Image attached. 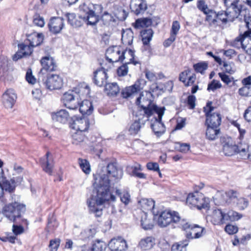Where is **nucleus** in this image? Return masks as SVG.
<instances>
[{"label": "nucleus", "instance_id": "nucleus-1", "mask_svg": "<svg viewBox=\"0 0 251 251\" xmlns=\"http://www.w3.org/2000/svg\"><path fill=\"white\" fill-rule=\"evenodd\" d=\"M123 176V171L118 169L114 163H109L101 169L95 177L94 185L97 190V195L88 203L90 210L100 217L102 214L103 204L109 200L115 201L116 197L109 191L110 185L117 183Z\"/></svg>", "mask_w": 251, "mask_h": 251}, {"label": "nucleus", "instance_id": "nucleus-2", "mask_svg": "<svg viewBox=\"0 0 251 251\" xmlns=\"http://www.w3.org/2000/svg\"><path fill=\"white\" fill-rule=\"evenodd\" d=\"M14 201L5 205L2 210L3 215L10 221L15 224H21V222H26L22 218V214L25 211V205L19 201V197L10 194Z\"/></svg>", "mask_w": 251, "mask_h": 251}, {"label": "nucleus", "instance_id": "nucleus-3", "mask_svg": "<svg viewBox=\"0 0 251 251\" xmlns=\"http://www.w3.org/2000/svg\"><path fill=\"white\" fill-rule=\"evenodd\" d=\"M172 223L177 224L182 229H186L190 226L189 222L182 219L179 213L175 211H164L157 218V224L160 227H166Z\"/></svg>", "mask_w": 251, "mask_h": 251}, {"label": "nucleus", "instance_id": "nucleus-4", "mask_svg": "<svg viewBox=\"0 0 251 251\" xmlns=\"http://www.w3.org/2000/svg\"><path fill=\"white\" fill-rule=\"evenodd\" d=\"M223 152L226 156H231L237 153L243 159H247L251 155L250 148L247 144L236 145L231 138H227L223 143Z\"/></svg>", "mask_w": 251, "mask_h": 251}, {"label": "nucleus", "instance_id": "nucleus-5", "mask_svg": "<svg viewBox=\"0 0 251 251\" xmlns=\"http://www.w3.org/2000/svg\"><path fill=\"white\" fill-rule=\"evenodd\" d=\"M106 58L109 62L123 61L124 59L129 57L128 50H122L120 47L113 46L109 47L106 51Z\"/></svg>", "mask_w": 251, "mask_h": 251}, {"label": "nucleus", "instance_id": "nucleus-6", "mask_svg": "<svg viewBox=\"0 0 251 251\" xmlns=\"http://www.w3.org/2000/svg\"><path fill=\"white\" fill-rule=\"evenodd\" d=\"M211 105L212 102H208L203 108L206 117L205 123L208 126L219 127L221 123V116L219 113L213 112L215 108Z\"/></svg>", "mask_w": 251, "mask_h": 251}, {"label": "nucleus", "instance_id": "nucleus-7", "mask_svg": "<svg viewBox=\"0 0 251 251\" xmlns=\"http://www.w3.org/2000/svg\"><path fill=\"white\" fill-rule=\"evenodd\" d=\"M226 6L227 14L230 20L239 18L242 19V14L244 12L242 10L241 4H239L240 0H224Z\"/></svg>", "mask_w": 251, "mask_h": 251}, {"label": "nucleus", "instance_id": "nucleus-8", "mask_svg": "<svg viewBox=\"0 0 251 251\" xmlns=\"http://www.w3.org/2000/svg\"><path fill=\"white\" fill-rule=\"evenodd\" d=\"M136 103L137 105H140L142 109L140 111L141 114L143 116L149 117L153 112H156V108L160 109L152 103L151 100L146 99L143 94H141L137 100Z\"/></svg>", "mask_w": 251, "mask_h": 251}, {"label": "nucleus", "instance_id": "nucleus-9", "mask_svg": "<svg viewBox=\"0 0 251 251\" xmlns=\"http://www.w3.org/2000/svg\"><path fill=\"white\" fill-rule=\"evenodd\" d=\"M155 113L157 114V118L154 117L151 120V127L152 130L157 136H161L165 131V127L161 120L164 115L165 108L161 107L160 109L156 108Z\"/></svg>", "mask_w": 251, "mask_h": 251}, {"label": "nucleus", "instance_id": "nucleus-10", "mask_svg": "<svg viewBox=\"0 0 251 251\" xmlns=\"http://www.w3.org/2000/svg\"><path fill=\"white\" fill-rule=\"evenodd\" d=\"M186 203L190 207H196L201 209L205 208L208 204L207 201L201 194L198 192L189 194L186 199Z\"/></svg>", "mask_w": 251, "mask_h": 251}, {"label": "nucleus", "instance_id": "nucleus-11", "mask_svg": "<svg viewBox=\"0 0 251 251\" xmlns=\"http://www.w3.org/2000/svg\"><path fill=\"white\" fill-rule=\"evenodd\" d=\"M189 227L186 229V237L188 239H199L206 234V229L204 227L198 225H191L189 222Z\"/></svg>", "mask_w": 251, "mask_h": 251}, {"label": "nucleus", "instance_id": "nucleus-12", "mask_svg": "<svg viewBox=\"0 0 251 251\" xmlns=\"http://www.w3.org/2000/svg\"><path fill=\"white\" fill-rule=\"evenodd\" d=\"M146 84V81L144 79H138L133 85L123 89L121 93L122 97L124 98H127L134 95L142 89Z\"/></svg>", "mask_w": 251, "mask_h": 251}, {"label": "nucleus", "instance_id": "nucleus-13", "mask_svg": "<svg viewBox=\"0 0 251 251\" xmlns=\"http://www.w3.org/2000/svg\"><path fill=\"white\" fill-rule=\"evenodd\" d=\"M75 94H77V92L74 90H69L64 93L62 97L63 105L70 110H75L78 107V100H75Z\"/></svg>", "mask_w": 251, "mask_h": 251}, {"label": "nucleus", "instance_id": "nucleus-14", "mask_svg": "<svg viewBox=\"0 0 251 251\" xmlns=\"http://www.w3.org/2000/svg\"><path fill=\"white\" fill-rule=\"evenodd\" d=\"M45 84L50 90L60 89L63 85V78L58 75L52 74L48 76Z\"/></svg>", "mask_w": 251, "mask_h": 251}, {"label": "nucleus", "instance_id": "nucleus-15", "mask_svg": "<svg viewBox=\"0 0 251 251\" xmlns=\"http://www.w3.org/2000/svg\"><path fill=\"white\" fill-rule=\"evenodd\" d=\"M18 46L19 50L13 56L14 61H17L23 57L29 56L33 52V48L26 40H25L23 43L19 44Z\"/></svg>", "mask_w": 251, "mask_h": 251}, {"label": "nucleus", "instance_id": "nucleus-16", "mask_svg": "<svg viewBox=\"0 0 251 251\" xmlns=\"http://www.w3.org/2000/svg\"><path fill=\"white\" fill-rule=\"evenodd\" d=\"M127 7L124 6L123 3L120 1L115 2L112 7V12L113 14L120 21H124L128 15Z\"/></svg>", "mask_w": 251, "mask_h": 251}, {"label": "nucleus", "instance_id": "nucleus-17", "mask_svg": "<svg viewBox=\"0 0 251 251\" xmlns=\"http://www.w3.org/2000/svg\"><path fill=\"white\" fill-rule=\"evenodd\" d=\"M49 30L53 34L60 32L64 26V20L60 17H53L51 18L48 23Z\"/></svg>", "mask_w": 251, "mask_h": 251}, {"label": "nucleus", "instance_id": "nucleus-18", "mask_svg": "<svg viewBox=\"0 0 251 251\" xmlns=\"http://www.w3.org/2000/svg\"><path fill=\"white\" fill-rule=\"evenodd\" d=\"M0 178H1V181L2 184L3 190H5L6 191H8L9 193L13 192L16 187V184L17 183H21L23 180V177L21 176L13 177L11 178L10 181L6 179V178L3 177V175H1Z\"/></svg>", "mask_w": 251, "mask_h": 251}, {"label": "nucleus", "instance_id": "nucleus-19", "mask_svg": "<svg viewBox=\"0 0 251 251\" xmlns=\"http://www.w3.org/2000/svg\"><path fill=\"white\" fill-rule=\"evenodd\" d=\"M17 96L13 89H8L2 95V100L6 108H12L15 104Z\"/></svg>", "mask_w": 251, "mask_h": 251}, {"label": "nucleus", "instance_id": "nucleus-20", "mask_svg": "<svg viewBox=\"0 0 251 251\" xmlns=\"http://www.w3.org/2000/svg\"><path fill=\"white\" fill-rule=\"evenodd\" d=\"M128 54L129 55V58H126L127 60L125 61V64L117 69V74L119 76H123L127 74L128 71V68L127 66V64L132 63L135 65L138 63L137 61L134 60V53L132 50H128Z\"/></svg>", "mask_w": 251, "mask_h": 251}, {"label": "nucleus", "instance_id": "nucleus-21", "mask_svg": "<svg viewBox=\"0 0 251 251\" xmlns=\"http://www.w3.org/2000/svg\"><path fill=\"white\" fill-rule=\"evenodd\" d=\"M108 247L111 251H125L127 244L124 239L118 237L112 239L109 242Z\"/></svg>", "mask_w": 251, "mask_h": 251}, {"label": "nucleus", "instance_id": "nucleus-22", "mask_svg": "<svg viewBox=\"0 0 251 251\" xmlns=\"http://www.w3.org/2000/svg\"><path fill=\"white\" fill-rule=\"evenodd\" d=\"M150 117L143 116V117H138V120L131 123L128 128V131L131 135H136L140 130L146 122L149 120Z\"/></svg>", "mask_w": 251, "mask_h": 251}, {"label": "nucleus", "instance_id": "nucleus-23", "mask_svg": "<svg viewBox=\"0 0 251 251\" xmlns=\"http://www.w3.org/2000/svg\"><path fill=\"white\" fill-rule=\"evenodd\" d=\"M94 81L98 86L101 87L107 84V75L106 70L100 68L94 72Z\"/></svg>", "mask_w": 251, "mask_h": 251}, {"label": "nucleus", "instance_id": "nucleus-24", "mask_svg": "<svg viewBox=\"0 0 251 251\" xmlns=\"http://www.w3.org/2000/svg\"><path fill=\"white\" fill-rule=\"evenodd\" d=\"M50 153L48 151L45 156L40 159V164L44 171L50 175H51L54 163L51 157L50 156Z\"/></svg>", "mask_w": 251, "mask_h": 251}, {"label": "nucleus", "instance_id": "nucleus-25", "mask_svg": "<svg viewBox=\"0 0 251 251\" xmlns=\"http://www.w3.org/2000/svg\"><path fill=\"white\" fill-rule=\"evenodd\" d=\"M41 64L42 66L41 72H52L55 71L57 68L54 59L50 55L43 57L41 60Z\"/></svg>", "mask_w": 251, "mask_h": 251}, {"label": "nucleus", "instance_id": "nucleus-26", "mask_svg": "<svg viewBox=\"0 0 251 251\" xmlns=\"http://www.w3.org/2000/svg\"><path fill=\"white\" fill-rule=\"evenodd\" d=\"M78 122V117L77 115H74L71 118V121L69 123V127L71 129V134L73 139L75 140L73 141L74 144L77 145V139L78 135L77 132L78 131V125L77 122Z\"/></svg>", "mask_w": 251, "mask_h": 251}, {"label": "nucleus", "instance_id": "nucleus-27", "mask_svg": "<svg viewBox=\"0 0 251 251\" xmlns=\"http://www.w3.org/2000/svg\"><path fill=\"white\" fill-rule=\"evenodd\" d=\"M130 8L136 15L143 13L147 9V4L143 0H131Z\"/></svg>", "mask_w": 251, "mask_h": 251}, {"label": "nucleus", "instance_id": "nucleus-28", "mask_svg": "<svg viewBox=\"0 0 251 251\" xmlns=\"http://www.w3.org/2000/svg\"><path fill=\"white\" fill-rule=\"evenodd\" d=\"M51 118L53 121L65 124L68 121L70 114L66 109H60L51 113Z\"/></svg>", "mask_w": 251, "mask_h": 251}, {"label": "nucleus", "instance_id": "nucleus-29", "mask_svg": "<svg viewBox=\"0 0 251 251\" xmlns=\"http://www.w3.org/2000/svg\"><path fill=\"white\" fill-rule=\"evenodd\" d=\"M94 110L92 102L87 99H84L81 103H79V112L82 117H86L91 115Z\"/></svg>", "mask_w": 251, "mask_h": 251}, {"label": "nucleus", "instance_id": "nucleus-30", "mask_svg": "<svg viewBox=\"0 0 251 251\" xmlns=\"http://www.w3.org/2000/svg\"><path fill=\"white\" fill-rule=\"evenodd\" d=\"M211 222L214 225H220L225 223L224 209H217L213 211Z\"/></svg>", "mask_w": 251, "mask_h": 251}, {"label": "nucleus", "instance_id": "nucleus-31", "mask_svg": "<svg viewBox=\"0 0 251 251\" xmlns=\"http://www.w3.org/2000/svg\"><path fill=\"white\" fill-rule=\"evenodd\" d=\"M32 47L34 48L41 44L43 40V35L41 33H33L27 36L25 40Z\"/></svg>", "mask_w": 251, "mask_h": 251}, {"label": "nucleus", "instance_id": "nucleus-32", "mask_svg": "<svg viewBox=\"0 0 251 251\" xmlns=\"http://www.w3.org/2000/svg\"><path fill=\"white\" fill-rule=\"evenodd\" d=\"M225 223L227 222H234L242 218V214L232 210L224 209Z\"/></svg>", "mask_w": 251, "mask_h": 251}, {"label": "nucleus", "instance_id": "nucleus-33", "mask_svg": "<svg viewBox=\"0 0 251 251\" xmlns=\"http://www.w3.org/2000/svg\"><path fill=\"white\" fill-rule=\"evenodd\" d=\"M224 201L227 203H230L231 202L235 203L237 199L239 194L237 191L230 190L228 191L223 193L221 194Z\"/></svg>", "mask_w": 251, "mask_h": 251}, {"label": "nucleus", "instance_id": "nucleus-34", "mask_svg": "<svg viewBox=\"0 0 251 251\" xmlns=\"http://www.w3.org/2000/svg\"><path fill=\"white\" fill-rule=\"evenodd\" d=\"M205 14L206 15L205 21L210 26L216 27L220 26V21L216 18V12L215 11L211 10Z\"/></svg>", "mask_w": 251, "mask_h": 251}, {"label": "nucleus", "instance_id": "nucleus-35", "mask_svg": "<svg viewBox=\"0 0 251 251\" xmlns=\"http://www.w3.org/2000/svg\"><path fill=\"white\" fill-rule=\"evenodd\" d=\"M153 223L152 219L149 218L147 213L143 211L141 219V225L143 228L145 230L151 229L153 227Z\"/></svg>", "mask_w": 251, "mask_h": 251}, {"label": "nucleus", "instance_id": "nucleus-36", "mask_svg": "<svg viewBox=\"0 0 251 251\" xmlns=\"http://www.w3.org/2000/svg\"><path fill=\"white\" fill-rule=\"evenodd\" d=\"M142 170L140 164H137L134 166L127 167V171L131 176H134L139 178L145 179L146 175L139 171Z\"/></svg>", "mask_w": 251, "mask_h": 251}, {"label": "nucleus", "instance_id": "nucleus-37", "mask_svg": "<svg viewBox=\"0 0 251 251\" xmlns=\"http://www.w3.org/2000/svg\"><path fill=\"white\" fill-rule=\"evenodd\" d=\"M133 40V32L130 28L123 30L122 41L125 45H131Z\"/></svg>", "mask_w": 251, "mask_h": 251}, {"label": "nucleus", "instance_id": "nucleus-38", "mask_svg": "<svg viewBox=\"0 0 251 251\" xmlns=\"http://www.w3.org/2000/svg\"><path fill=\"white\" fill-rule=\"evenodd\" d=\"M220 130L218 127L207 126L206 137L209 140H215L218 138Z\"/></svg>", "mask_w": 251, "mask_h": 251}, {"label": "nucleus", "instance_id": "nucleus-39", "mask_svg": "<svg viewBox=\"0 0 251 251\" xmlns=\"http://www.w3.org/2000/svg\"><path fill=\"white\" fill-rule=\"evenodd\" d=\"M104 91L109 96H115L120 91L116 83H108L105 85Z\"/></svg>", "mask_w": 251, "mask_h": 251}, {"label": "nucleus", "instance_id": "nucleus-40", "mask_svg": "<svg viewBox=\"0 0 251 251\" xmlns=\"http://www.w3.org/2000/svg\"><path fill=\"white\" fill-rule=\"evenodd\" d=\"M154 245V239L152 237H147L142 239L139 242V246L143 250L151 249Z\"/></svg>", "mask_w": 251, "mask_h": 251}, {"label": "nucleus", "instance_id": "nucleus-41", "mask_svg": "<svg viewBox=\"0 0 251 251\" xmlns=\"http://www.w3.org/2000/svg\"><path fill=\"white\" fill-rule=\"evenodd\" d=\"M153 34V30L151 29H145L141 31V36L144 45H148L151 40Z\"/></svg>", "mask_w": 251, "mask_h": 251}, {"label": "nucleus", "instance_id": "nucleus-42", "mask_svg": "<svg viewBox=\"0 0 251 251\" xmlns=\"http://www.w3.org/2000/svg\"><path fill=\"white\" fill-rule=\"evenodd\" d=\"M139 203L143 210L150 211L153 209L155 206V202L152 199L143 198Z\"/></svg>", "mask_w": 251, "mask_h": 251}, {"label": "nucleus", "instance_id": "nucleus-43", "mask_svg": "<svg viewBox=\"0 0 251 251\" xmlns=\"http://www.w3.org/2000/svg\"><path fill=\"white\" fill-rule=\"evenodd\" d=\"M238 41L240 42L242 48L251 55V39L250 37H242Z\"/></svg>", "mask_w": 251, "mask_h": 251}, {"label": "nucleus", "instance_id": "nucleus-44", "mask_svg": "<svg viewBox=\"0 0 251 251\" xmlns=\"http://www.w3.org/2000/svg\"><path fill=\"white\" fill-rule=\"evenodd\" d=\"M9 61L7 57H0V77L4 76L8 70Z\"/></svg>", "mask_w": 251, "mask_h": 251}, {"label": "nucleus", "instance_id": "nucleus-45", "mask_svg": "<svg viewBox=\"0 0 251 251\" xmlns=\"http://www.w3.org/2000/svg\"><path fill=\"white\" fill-rule=\"evenodd\" d=\"M79 18L86 20L87 22V24L91 25H95L99 20V17L96 15L94 11L87 15L86 17L83 16L81 15L79 16Z\"/></svg>", "mask_w": 251, "mask_h": 251}, {"label": "nucleus", "instance_id": "nucleus-46", "mask_svg": "<svg viewBox=\"0 0 251 251\" xmlns=\"http://www.w3.org/2000/svg\"><path fill=\"white\" fill-rule=\"evenodd\" d=\"M227 10L226 11H220L218 13H216V18L217 19L220 21V26L221 25V24H226L228 22H232L234 19L230 20V18L228 15L227 14Z\"/></svg>", "mask_w": 251, "mask_h": 251}, {"label": "nucleus", "instance_id": "nucleus-47", "mask_svg": "<svg viewBox=\"0 0 251 251\" xmlns=\"http://www.w3.org/2000/svg\"><path fill=\"white\" fill-rule=\"evenodd\" d=\"M235 203L239 210H243L248 206L249 201L247 198L239 196Z\"/></svg>", "mask_w": 251, "mask_h": 251}, {"label": "nucleus", "instance_id": "nucleus-48", "mask_svg": "<svg viewBox=\"0 0 251 251\" xmlns=\"http://www.w3.org/2000/svg\"><path fill=\"white\" fill-rule=\"evenodd\" d=\"M90 92V89L88 85L85 82L79 84V94H81V99L82 98H87Z\"/></svg>", "mask_w": 251, "mask_h": 251}, {"label": "nucleus", "instance_id": "nucleus-49", "mask_svg": "<svg viewBox=\"0 0 251 251\" xmlns=\"http://www.w3.org/2000/svg\"><path fill=\"white\" fill-rule=\"evenodd\" d=\"M106 248V244L101 240H97L93 244L92 251H104Z\"/></svg>", "mask_w": 251, "mask_h": 251}, {"label": "nucleus", "instance_id": "nucleus-50", "mask_svg": "<svg viewBox=\"0 0 251 251\" xmlns=\"http://www.w3.org/2000/svg\"><path fill=\"white\" fill-rule=\"evenodd\" d=\"M116 193L120 197L121 201L126 205L130 201V196L127 191H124L121 193L120 190L116 189Z\"/></svg>", "mask_w": 251, "mask_h": 251}, {"label": "nucleus", "instance_id": "nucleus-51", "mask_svg": "<svg viewBox=\"0 0 251 251\" xmlns=\"http://www.w3.org/2000/svg\"><path fill=\"white\" fill-rule=\"evenodd\" d=\"M152 24V21L149 18H143L138 19L135 22V27L137 28L148 27L151 25Z\"/></svg>", "mask_w": 251, "mask_h": 251}, {"label": "nucleus", "instance_id": "nucleus-52", "mask_svg": "<svg viewBox=\"0 0 251 251\" xmlns=\"http://www.w3.org/2000/svg\"><path fill=\"white\" fill-rule=\"evenodd\" d=\"M92 7L93 6L89 2H88V3H84L82 5L79 7V12L81 13L79 16L81 15L83 16H85V15L87 16L91 12H93V10L91 9Z\"/></svg>", "mask_w": 251, "mask_h": 251}, {"label": "nucleus", "instance_id": "nucleus-53", "mask_svg": "<svg viewBox=\"0 0 251 251\" xmlns=\"http://www.w3.org/2000/svg\"><path fill=\"white\" fill-rule=\"evenodd\" d=\"M188 245L187 240L176 243L172 246V251H186V247Z\"/></svg>", "mask_w": 251, "mask_h": 251}, {"label": "nucleus", "instance_id": "nucleus-54", "mask_svg": "<svg viewBox=\"0 0 251 251\" xmlns=\"http://www.w3.org/2000/svg\"><path fill=\"white\" fill-rule=\"evenodd\" d=\"M89 126V122L86 117H79V132L86 131Z\"/></svg>", "mask_w": 251, "mask_h": 251}, {"label": "nucleus", "instance_id": "nucleus-55", "mask_svg": "<svg viewBox=\"0 0 251 251\" xmlns=\"http://www.w3.org/2000/svg\"><path fill=\"white\" fill-rule=\"evenodd\" d=\"M79 166L85 174L88 175L90 173L91 167L89 162L87 160L79 158Z\"/></svg>", "mask_w": 251, "mask_h": 251}, {"label": "nucleus", "instance_id": "nucleus-56", "mask_svg": "<svg viewBox=\"0 0 251 251\" xmlns=\"http://www.w3.org/2000/svg\"><path fill=\"white\" fill-rule=\"evenodd\" d=\"M68 23L74 27H77V18L75 13H67L66 14Z\"/></svg>", "mask_w": 251, "mask_h": 251}, {"label": "nucleus", "instance_id": "nucleus-57", "mask_svg": "<svg viewBox=\"0 0 251 251\" xmlns=\"http://www.w3.org/2000/svg\"><path fill=\"white\" fill-rule=\"evenodd\" d=\"M193 67L197 72L203 74L207 69L208 64L205 62H202L194 64Z\"/></svg>", "mask_w": 251, "mask_h": 251}, {"label": "nucleus", "instance_id": "nucleus-58", "mask_svg": "<svg viewBox=\"0 0 251 251\" xmlns=\"http://www.w3.org/2000/svg\"><path fill=\"white\" fill-rule=\"evenodd\" d=\"M58 226V224L53 216L49 218L47 226V228L48 229L49 231L54 230Z\"/></svg>", "mask_w": 251, "mask_h": 251}, {"label": "nucleus", "instance_id": "nucleus-59", "mask_svg": "<svg viewBox=\"0 0 251 251\" xmlns=\"http://www.w3.org/2000/svg\"><path fill=\"white\" fill-rule=\"evenodd\" d=\"M197 6L198 8L204 14L211 10L208 8L204 0H199L197 1Z\"/></svg>", "mask_w": 251, "mask_h": 251}, {"label": "nucleus", "instance_id": "nucleus-60", "mask_svg": "<svg viewBox=\"0 0 251 251\" xmlns=\"http://www.w3.org/2000/svg\"><path fill=\"white\" fill-rule=\"evenodd\" d=\"M218 75L222 81L226 85H229L230 83L232 82L233 81V78L232 77L229 76L224 73H219Z\"/></svg>", "mask_w": 251, "mask_h": 251}, {"label": "nucleus", "instance_id": "nucleus-61", "mask_svg": "<svg viewBox=\"0 0 251 251\" xmlns=\"http://www.w3.org/2000/svg\"><path fill=\"white\" fill-rule=\"evenodd\" d=\"M60 243L59 239L51 240L50 242L49 248L50 251H57Z\"/></svg>", "mask_w": 251, "mask_h": 251}, {"label": "nucleus", "instance_id": "nucleus-62", "mask_svg": "<svg viewBox=\"0 0 251 251\" xmlns=\"http://www.w3.org/2000/svg\"><path fill=\"white\" fill-rule=\"evenodd\" d=\"M14 223L12 226V232L15 236L22 234L24 232V228L21 225Z\"/></svg>", "mask_w": 251, "mask_h": 251}, {"label": "nucleus", "instance_id": "nucleus-63", "mask_svg": "<svg viewBox=\"0 0 251 251\" xmlns=\"http://www.w3.org/2000/svg\"><path fill=\"white\" fill-rule=\"evenodd\" d=\"M222 87V84L219 81L213 80L212 82L208 84L207 90L208 91L212 90L214 91L217 89L220 88Z\"/></svg>", "mask_w": 251, "mask_h": 251}, {"label": "nucleus", "instance_id": "nucleus-64", "mask_svg": "<svg viewBox=\"0 0 251 251\" xmlns=\"http://www.w3.org/2000/svg\"><path fill=\"white\" fill-rule=\"evenodd\" d=\"M225 230L228 234H234L237 232L238 228L236 226L228 224L225 226Z\"/></svg>", "mask_w": 251, "mask_h": 251}]
</instances>
